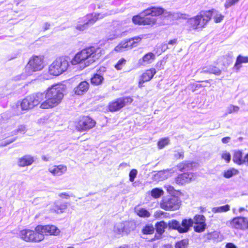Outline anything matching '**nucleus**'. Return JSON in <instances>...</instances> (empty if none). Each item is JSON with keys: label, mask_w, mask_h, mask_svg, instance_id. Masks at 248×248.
I'll list each match as a JSON object with an SVG mask.
<instances>
[{"label": "nucleus", "mask_w": 248, "mask_h": 248, "mask_svg": "<svg viewBox=\"0 0 248 248\" xmlns=\"http://www.w3.org/2000/svg\"><path fill=\"white\" fill-rule=\"evenodd\" d=\"M65 90L62 84H56L49 87L45 92L46 100L40 105L42 109H48L58 106L62 101Z\"/></svg>", "instance_id": "obj_1"}, {"label": "nucleus", "mask_w": 248, "mask_h": 248, "mask_svg": "<svg viewBox=\"0 0 248 248\" xmlns=\"http://www.w3.org/2000/svg\"><path fill=\"white\" fill-rule=\"evenodd\" d=\"M164 13V9L160 7L152 6L141 12L139 15L134 16L132 21L139 25H150L153 26L156 22L154 16H158Z\"/></svg>", "instance_id": "obj_2"}, {"label": "nucleus", "mask_w": 248, "mask_h": 248, "mask_svg": "<svg viewBox=\"0 0 248 248\" xmlns=\"http://www.w3.org/2000/svg\"><path fill=\"white\" fill-rule=\"evenodd\" d=\"M97 51L93 46L83 49L75 55L71 63L72 65L83 64V68L88 66L99 59L100 55L97 53Z\"/></svg>", "instance_id": "obj_3"}, {"label": "nucleus", "mask_w": 248, "mask_h": 248, "mask_svg": "<svg viewBox=\"0 0 248 248\" xmlns=\"http://www.w3.org/2000/svg\"><path fill=\"white\" fill-rule=\"evenodd\" d=\"M211 16L212 14L210 11H202L197 16L188 19L186 26L189 30L202 29L210 20Z\"/></svg>", "instance_id": "obj_4"}, {"label": "nucleus", "mask_w": 248, "mask_h": 248, "mask_svg": "<svg viewBox=\"0 0 248 248\" xmlns=\"http://www.w3.org/2000/svg\"><path fill=\"white\" fill-rule=\"evenodd\" d=\"M43 59V57L41 56H33L31 58L25 68V73L21 75L20 78H18L17 79H24L32 72L42 70L44 66Z\"/></svg>", "instance_id": "obj_5"}, {"label": "nucleus", "mask_w": 248, "mask_h": 248, "mask_svg": "<svg viewBox=\"0 0 248 248\" xmlns=\"http://www.w3.org/2000/svg\"><path fill=\"white\" fill-rule=\"evenodd\" d=\"M106 16V14L96 13L87 15L79 19L76 29L80 31H83L94 24L98 19H102Z\"/></svg>", "instance_id": "obj_6"}, {"label": "nucleus", "mask_w": 248, "mask_h": 248, "mask_svg": "<svg viewBox=\"0 0 248 248\" xmlns=\"http://www.w3.org/2000/svg\"><path fill=\"white\" fill-rule=\"evenodd\" d=\"M68 66V61L66 58L60 57L49 66L48 72L51 75L58 76L66 71Z\"/></svg>", "instance_id": "obj_7"}, {"label": "nucleus", "mask_w": 248, "mask_h": 248, "mask_svg": "<svg viewBox=\"0 0 248 248\" xmlns=\"http://www.w3.org/2000/svg\"><path fill=\"white\" fill-rule=\"evenodd\" d=\"M180 206V201L175 196L164 197L160 203V207L165 210H176Z\"/></svg>", "instance_id": "obj_8"}, {"label": "nucleus", "mask_w": 248, "mask_h": 248, "mask_svg": "<svg viewBox=\"0 0 248 248\" xmlns=\"http://www.w3.org/2000/svg\"><path fill=\"white\" fill-rule=\"evenodd\" d=\"M20 237L27 242H40L44 239V236L42 233H39L35 230H23L19 233Z\"/></svg>", "instance_id": "obj_9"}, {"label": "nucleus", "mask_w": 248, "mask_h": 248, "mask_svg": "<svg viewBox=\"0 0 248 248\" xmlns=\"http://www.w3.org/2000/svg\"><path fill=\"white\" fill-rule=\"evenodd\" d=\"M95 122L89 116H83L80 119L76 125V129L79 132H84L93 128Z\"/></svg>", "instance_id": "obj_10"}, {"label": "nucleus", "mask_w": 248, "mask_h": 248, "mask_svg": "<svg viewBox=\"0 0 248 248\" xmlns=\"http://www.w3.org/2000/svg\"><path fill=\"white\" fill-rule=\"evenodd\" d=\"M142 37L137 36L129 39L128 41L121 42L116 46L114 50L116 52H122L127 49L131 48L137 46V44L141 41Z\"/></svg>", "instance_id": "obj_11"}, {"label": "nucleus", "mask_w": 248, "mask_h": 248, "mask_svg": "<svg viewBox=\"0 0 248 248\" xmlns=\"http://www.w3.org/2000/svg\"><path fill=\"white\" fill-rule=\"evenodd\" d=\"M132 101L133 99L130 97L118 98L116 101L109 104V109L110 111H118L124 106L130 104Z\"/></svg>", "instance_id": "obj_12"}, {"label": "nucleus", "mask_w": 248, "mask_h": 248, "mask_svg": "<svg viewBox=\"0 0 248 248\" xmlns=\"http://www.w3.org/2000/svg\"><path fill=\"white\" fill-rule=\"evenodd\" d=\"M35 231L42 233L44 237V234L57 235L60 232L59 229L54 225H38L36 227Z\"/></svg>", "instance_id": "obj_13"}, {"label": "nucleus", "mask_w": 248, "mask_h": 248, "mask_svg": "<svg viewBox=\"0 0 248 248\" xmlns=\"http://www.w3.org/2000/svg\"><path fill=\"white\" fill-rule=\"evenodd\" d=\"M230 226L236 229L244 230L248 228V219L244 217H236L229 222Z\"/></svg>", "instance_id": "obj_14"}, {"label": "nucleus", "mask_w": 248, "mask_h": 248, "mask_svg": "<svg viewBox=\"0 0 248 248\" xmlns=\"http://www.w3.org/2000/svg\"><path fill=\"white\" fill-rule=\"evenodd\" d=\"M195 179V175L192 173H184L179 175L175 178V183L178 185H183L189 183Z\"/></svg>", "instance_id": "obj_15"}, {"label": "nucleus", "mask_w": 248, "mask_h": 248, "mask_svg": "<svg viewBox=\"0 0 248 248\" xmlns=\"http://www.w3.org/2000/svg\"><path fill=\"white\" fill-rule=\"evenodd\" d=\"M34 161V159L33 156L29 155H27L18 158L17 165L20 167H24L31 165Z\"/></svg>", "instance_id": "obj_16"}, {"label": "nucleus", "mask_w": 248, "mask_h": 248, "mask_svg": "<svg viewBox=\"0 0 248 248\" xmlns=\"http://www.w3.org/2000/svg\"><path fill=\"white\" fill-rule=\"evenodd\" d=\"M155 59V55L152 52L145 54L142 58L139 59L138 64L140 65H145L152 63Z\"/></svg>", "instance_id": "obj_17"}, {"label": "nucleus", "mask_w": 248, "mask_h": 248, "mask_svg": "<svg viewBox=\"0 0 248 248\" xmlns=\"http://www.w3.org/2000/svg\"><path fill=\"white\" fill-rule=\"evenodd\" d=\"M49 171L54 176H61L67 171L66 166L60 165L50 167Z\"/></svg>", "instance_id": "obj_18"}, {"label": "nucleus", "mask_w": 248, "mask_h": 248, "mask_svg": "<svg viewBox=\"0 0 248 248\" xmlns=\"http://www.w3.org/2000/svg\"><path fill=\"white\" fill-rule=\"evenodd\" d=\"M89 88V84L86 81L81 82L76 87L74 91L77 95H82L85 93Z\"/></svg>", "instance_id": "obj_19"}, {"label": "nucleus", "mask_w": 248, "mask_h": 248, "mask_svg": "<svg viewBox=\"0 0 248 248\" xmlns=\"http://www.w3.org/2000/svg\"><path fill=\"white\" fill-rule=\"evenodd\" d=\"M156 73V71L154 68H151L146 70V72L144 73L141 76L139 82V84H140L141 83H144L145 82L150 80L153 78Z\"/></svg>", "instance_id": "obj_20"}, {"label": "nucleus", "mask_w": 248, "mask_h": 248, "mask_svg": "<svg viewBox=\"0 0 248 248\" xmlns=\"http://www.w3.org/2000/svg\"><path fill=\"white\" fill-rule=\"evenodd\" d=\"M193 224V220L191 218L183 219L181 224V228H179L180 233H182L187 232Z\"/></svg>", "instance_id": "obj_21"}, {"label": "nucleus", "mask_w": 248, "mask_h": 248, "mask_svg": "<svg viewBox=\"0 0 248 248\" xmlns=\"http://www.w3.org/2000/svg\"><path fill=\"white\" fill-rule=\"evenodd\" d=\"M33 107L37 106L44 98V93H38L29 95Z\"/></svg>", "instance_id": "obj_22"}, {"label": "nucleus", "mask_w": 248, "mask_h": 248, "mask_svg": "<svg viewBox=\"0 0 248 248\" xmlns=\"http://www.w3.org/2000/svg\"><path fill=\"white\" fill-rule=\"evenodd\" d=\"M20 107L22 110H28L34 108L29 95L22 100Z\"/></svg>", "instance_id": "obj_23"}, {"label": "nucleus", "mask_w": 248, "mask_h": 248, "mask_svg": "<svg viewBox=\"0 0 248 248\" xmlns=\"http://www.w3.org/2000/svg\"><path fill=\"white\" fill-rule=\"evenodd\" d=\"M206 237L207 240L212 241L214 242L221 241L222 239V236L220 235V233L217 231H214L207 233Z\"/></svg>", "instance_id": "obj_24"}, {"label": "nucleus", "mask_w": 248, "mask_h": 248, "mask_svg": "<svg viewBox=\"0 0 248 248\" xmlns=\"http://www.w3.org/2000/svg\"><path fill=\"white\" fill-rule=\"evenodd\" d=\"M243 63H248V57H244L240 55L237 57L234 67L239 70L241 67V64Z\"/></svg>", "instance_id": "obj_25"}, {"label": "nucleus", "mask_w": 248, "mask_h": 248, "mask_svg": "<svg viewBox=\"0 0 248 248\" xmlns=\"http://www.w3.org/2000/svg\"><path fill=\"white\" fill-rule=\"evenodd\" d=\"M104 80L103 77L99 74H95L91 79V82L93 85H99L102 83Z\"/></svg>", "instance_id": "obj_26"}, {"label": "nucleus", "mask_w": 248, "mask_h": 248, "mask_svg": "<svg viewBox=\"0 0 248 248\" xmlns=\"http://www.w3.org/2000/svg\"><path fill=\"white\" fill-rule=\"evenodd\" d=\"M135 210L137 214L140 217H148L150 216L149 212L143 208L136 207Z\"/></svg>", "instance_id": "obj_27"}, {"label": "nucleus", "mask_w": 248, "mask_h": 248, "mask_svg": "<svg viewBox=\"0 0 248 248\" xmlns=\"http://www.w3.org/2000/svg\"><path fill=\"white\" fill-rule=\"evenodd\" d=\"M230 210V206L228 204L219 207H215L212 208V212L214 213L226 212Z\"/></svg>", "instance_id": "obj_28"}, {"label": "nucleus", "mask_w": 248, "mask_h": 248, "mask_svg": "<svg viewBox=\"0 0 248 248\" xmlns=\"http://www.w3.org/2000/svg\"><path fill=\"white\" fill-rule=\"evenodd\" d=\"M232 160L234 162L238 165L243 164V158L242 152L239 151L235 152Z\"/></svg>", "instance_id": "obj_29"}, {"label": "nucleus", "mask_w": 248, "mask_h": 248, "mask_svg": "<svg viewBox=\"0 0 248 248\" xmlns=\"http://www.w3.org/2000/svg\"><path fill=\"white\" fill-rule=\"evenodd\" d=\"M167 223L164 221L157 222L155 224L157 232L159 234L163 233L165 231V229L167 228Z\"/></svg>", "instance_id": "obj_30"}, {"label": "nucleus", "mask_w": 248, "mask_h": 248, "mask_svg": "<svg viewBox=\"0 0 248 248\" xmlns=\"http://www.w3.org/2000/svg\"><path fill=\"white\" fill-rule=\"evenodd\" d=\"M169 228L176 230L180 233L179 228H181V224L179 221L175 219H172L169 221L167 224Z\"/></svg>", "instance_id": "obj_31"}, {"label": "nucleus", "mask_w": 248, "mask_h": 248, "mask_svg": "<svg viewBox=\"0 0 248 248\" xmlns=\"http://www.w3.org/2000/svg\"><path fill=\"white\" fill-rule=\"evenodd\" d=\"M155 228L152 225H146L141 229L143 234H151L154 233Z\"/></svg>", "instance_id": "obj_32"}, {"label": "nucleus", "mask_w": 248, "mask_h": 248, "mask_svg": "<svg viewBox=\"0 0 248 248\" xmlns=\"http://www.w3.org/2000/svg\"><path fill=\"white\" fill-rule=\"evenodd\" d=\"M172 172L171 170H165L158 172L157 175L160 178L161 180H163L170 177Z\"/></svg>", "instance_id": "obj_33"}, {"label": "nucleus", "mask_w": 248, "mask_h": 248, "mask_svg": "<svg viewBox=\"0 0 248 248\" xmlns=\"http://www.w3.org/2000/svg\"><path fill=\"white\" fill-rule=\"evenodd\" d=\"M163 194L164 191L163 190L159 188H153L151 191V196L155 199L159 198L160 196L163 195Z\"/></svg>", "instance_id": "obj_34"}, {"label": "nucleus", "mask_w": 248, "mask_h": 248, "mask_svg": "<svg viewBox=\"0 0 248 248\" xmlns=\"http://www.w3.org/2000/svg\"><path fill=\"white\" fill-rule=\"evenodd\" d=\"M238 171L235 169H231L226 171H224L223 173V176L226 178H230L233 176L236 175L238 174Z\"/></svg>", "instance_id": "obj_35"}, {"label": "nucleus", "mask_w": 248, "mask_h": 248, "mask_svg": "<svg viewBox=\"0 0 248 248\" xmlns=\"http://www.w3.org/2000/svg\"><path fill=\"white\" fill-rule=\"evenodd\" d=\"M126 223L120 222L117 223L114 227V231L118 234H121L125 231V226Z\"/></svg>", "instance_id": "obj_36"}, {"label": "nucleus", "mask_w": 248, "mask_h": 248, "mask_svg": "<svg viewBox=\"0 0 248 248\" xmlns=\"http://www.w3.org/2000/svg\"><path fill=\"white\" fill-rule=\"evenodd\" d=\"M209 11L211 12L212 16H214V19L215 22L219 23L220 22L223 20L224 18V16L223 15H222L221 14H220V13H219L218 12H217L215 10H212L211 11Z\"/></svg>", "instance_id": "obj_37"}, {"label": "nucleus", "mask_w": 248, "mask_h": 248, "mask_svg": "<svg viewBox=\"0 0 248 248\" xmlns=\"http://www.w3.org/2000/svg\"><path fill=\"white\" fill-rule=\"evenodd\" d=\"M205 217L202 215H197L194 217V224H197L200 223H206Z\"/></svg>", "instance_id": "obj_38"}, {"label": "nucleus", "mask_w": 248, "mask_h": 248, "mask_svg": "<svg viewBox=\"0 0 248 248\" xmlns=\"http://www.w3.org/2000/svg\"><path fill=\"white\" fill-rule=\"evenodd\" d=\"M188 244L187 239H183L176 243L175 248H186Z\"/></svg>", "instance_id": "obj_39"}, {"label": "nucleus", "mask_w": 248, "mask_h": 248, "mask_svg": "<svg viewBox=\"0 0 248 248\" xmlns=\"http://www.w3.org/2000/svg\"><path fill=\"white\" fill-rule=\"evenodd\" d=\"M206 226V223H200L195 224V226H194V229L196 232H201L205 230Z\"/></svg>", "instance_id": "obj_40"}, {"label": "nucleus", "mask_w": 248, "mask_h": 248, "mask_svg": "<svg viewBox=\"0 0 248 248\" xmlns=\"http://www.w3.org/2000/svg\"><path fill=\"white\" fill-rule=\"evenodd\" d=\"M170 140L168 138H165L160 140L157 143L158 147L159 149L163 148L165 146L169 144Z\"/></svg>", "instance_id": "obj_41"}, {"label": "nucleus", "mask_w": 248, "mask_h": 248, "mask_svg": "<svg viewBox=\"0 0 248 248\" xmlns=\"http://www.w3.org/2000/svg\"><path fill=\"white\" fill-rule=\"evenodd\" d=\"M67 207V203L66 202H64L63 203H61L60 204H56L55 206V208L56 210L57 211V212L59 213H62L64 210L66 209Z\"/></svg>", "instance_id": "obj_42"}, {"label": "nucleus", "mask_w": 248, "mask_h": 248, "mask_svg": "<svg viewBox=\"0 0 248 248\" xmlns=\"http://www.w3.org/2000/svg\"><path fill=\"white\" fill-rule=\"evenodd\" d=\"M125 63L126 60L124 58H122L119 60L117 63L115 64V68L118 70H121Z\"/></svg>", "instance_id": "obj_43"}, {"label": "nucleus", "mask_w": 248, "mask_h": 248, "mask_svg": "<svg viewBox=\"0 0 248 248\" xmlns=\"http://www.w3.org/2000/svg\"><path fill=\"white\" fill-rule=\"evenodd\" d=\"M231 154L226 151H223L221 154V158L224 159L226 163L230 162L231 160Z\"/></svg>", "instance_id": "obj_44"}, {"label": "nucleus", "mask_w": 248, "mask_h": 248, "mask_svg": "<svg viewBox=\"0 0 248 248\" xmlns=\"http://www.w3.org/2000/svg\"><path fill=\"white\" fill-rule=\"evenodd\" d=\"M239 108L236 106L230 105L227 108V112L229 114L233 112H237Z\"/></svg>", "instance_id": "obj_45"}, {"label": "nucleus", "mask_w": 248, "mask_h": 248, "mask_svg": "<svg viewBox=\"0 0 248 248\" xmlns=\"http://www.w3.org/2000/svg\"><path fill=\"white\" fill-rule=\"evenodd\" d=\"M214 66H209L207 67H204L202 69L201 71L202 73L204 74H213Z\"/></svg>", "instance_id": "obj_46"}, {"label": "nucleus", "mask_w": 248, "mask_h": 248, "mask_svg": "<svg viewBox=\"0 0 248 248\" xmlns=\"http://www.w3.org/2000/svg\"><path fill=\"white\" fill-rule=\"evenodd\" d=\"M214 66H209L207 67H204L202 69L201 71L202 73L204 74H213Z\"/></svg>", "instance_id": "obj_47"}, {"label": "nucleus", "mask_w": 248, "mask_h": 248, "mask_svg": "<svg viewBox=\"0 0 248 248\" xmlns=\"http://www.w3.org/2000/svg\"><path fill=\"white\" fill-rule=\"evenodd\" d=\"M137 173H138V171L135 169H133L130 171L129 176V181L130 182H133L134 181L135 178H136V177L137 175Z\"/></svg>", "instance_id": "obj_48"}, {"label": "nucleus", "mask_w": 248, "mask_h": 248, "mask_svg": "<svg viewBox=\"0 0 248 248\" xmlns=\"http://www.w3.org/2000/svg\"><path fill=\"white\" fill-rule=\"evenodd\" d=\"M239 0H226L224 4V7L226 9H228L231 6L236 3Z\"/></svg>", "instance_id": "obj_49"}, {"label": "nucleus", "mask_w": 248, "mask_h": 248, "mask_svg": "<svg viewBox=\"0 0 248 248\" xmlns=\"http://www.w3.org/2000/svg\"><path fill=\"white\" fill-rule=\"evenodd\" d=\"M164 188L167 191V192L170 193V194H173L174 193L175 189L174 187L170 185H166L164 186Z\"/></svg>", "instance_id": "obj_50"}, {"label": "nucleus", "mask_w": 248, "mask_h": 248, "mask_svg": "<svg viewBox=\"0 0 248 248\" xmlns=\"http://www.w3.org/2000/svg\"><path fill=\"white\" fill-rule=\"evenodd\" d=\"M185 162H183L182 163H180L178 164L177 165V168L179 169V170L181 171H183V170H185Z\"/></svg>", "instance_id": "obj_51"}, {"label": "nucleus", "mask_w": 248, "mask_h": 248, "mask_svg": "<svg viewBox=\"0 0 248 248\" xmlns=\"http://www.w3.org/2000/svg\"><path fill=\"white\" fill-rule=\"evenodd\" d=\"M221 73V71L218 68L214 66L213 74L216 76H219Z\"/></svg>", "instance_id": "obj_52"}, {"label": "nucleus", "mask_w": 248, "mask_h": 248, "mask_svg": "<svg viewBox=\"0 0 248 248\" xmlns=\"http://www.w3.org/2000/svg\"><path fill=\"white\" fill-rule=\"evenodd\" d=\"M26 131V128L23 125H20L18 127V129H16V133H25Z\"/></svg>", "instance_id": "obj_53"}, {"label": "nucleus", "mask_w": 248, "mask_h": 248, "mask_svg": "<svg viewBox=\"0 0 248 248\" xmlns=\"http://www.w3.org/2000/svg\"><path fill=\"white\" fill-rule=\"evenodd\" d=\"M174 156L176 159H183L184 158V152H177L174 154Z\"/></svg>", "instance_id": "obj_54"}, {"label": "nucleus", "mask_w": 248, "mask_h": 248, "mask_svg": "<svg viewBox=\"0 0 248 248\" xmlns=\"http://www.w3.org/2000/svg\"><path fill=\"white\" fill-rule=\"evenodd\" d=\"M185 170H188L191 169L193 167V164L192 163L189 161H185Z\"/></svg>", "instance_id": "obj_55"}, {"label": "nucleus", "mask_w": 248, "mask_h": 248, "mask_svg": "<svg viewBox=\"0 0 248 248\" xmlns=\"http://www.w3.org/2000/svg\"><path fill=\"white\" fill-rule=\"evenodd\" d=\"M168 45L166 43H163L161 46V49L162 51H166L167 49L170 48L168 46Z\"/></svg>", "instance_id": "obj_56"}, {"label": "nucleus", "mask_w": 248, "mask_h": 248, "mask_svg": "<svg viewBox=\"0 0 248 248\" xmlns=\"http://www.w3.org/2000/svg\"><path fill=\"white\" fill-rule=\"evenodd\" d=\"M226 248H237V247L232 243H228L225 246Z\"/></svg>", "instance_id": "obj_57"}, {"label": "nucleus", "mask_w": 248, "mask_h": 248, "mask_svg": "<svg viewBox=\"0 0 248 248\" xmlns=\"http://www.w3.org/2000/svg\"><path fill=\"white\" fill-rule=\"evenodd\" d=\"M177 43V39H174L173 40H171L169 41L168 43V45L174 46V45H176Z\"/></svg>", "instance_id": "obj_58"}, {"label": "nucleus", "mask_w": 248, "mask_h": 248, "mask_svg": "<svg viewBox=\"0 0 248 248\" xmlns=\"http://www.w3.org/2000/svg\"><path fill=\"white\" fill-rule=\"evenodd\" d=\"M59 197L62 198L68 199L69 195L67 193H62L59 195Z\"/></svg>", "instance_id": "obj_59"}, {"label": "nucleus", "mask_w": 248, "mask_h": 248, "mask_svg": "<svg viewBox=\"0 0 248 248\" xmlns=\"http://www.w3.org/2000/svg\"><path fill=\"white\" fill-rule=\"evenodd\" d=\"M243 164L248 165V154L243 158Z\"/></svg>", "instance_id": "obj_60"}, {"label": "nucleus", "mask_w": 248, "mask_h": 248, "mask_svg": "<svg viewBox=\"0 0 248 248\" xmlns=\"http://www.w3.org/2000/svg\"><path fill=\"white\" fill-rule=\"evenodd\" d=\"M164 213H165L162 211H158L155 213V217H159L160 216L163 215Z\"/></svg>", "instance_id": "obj_61"}, {"label": "nucleus", "mask_w": 248, "mask_h": 248, "mask_svg": "<svg viewBox=\"0 0 248 248\" xmlns=\"http://www.w3.org/2000/svg\"><path fill=\"white\" fill-rule=\"evenodd\" d=\"M230 140V137H225V138H223L222 139L221 141L223 143H227L229 142Z\"/></svg>", "instance_id": "obj_62"}, {"label": "nucleus", "mask_w": 248, "mask_h": 248, "mask_svg": "<svg viewBox=\"0 0 248 248\" xmlns=\"http://www.w3.org/2000/svg\"><path fill=\"white\" fill-rule=\"evenodd\" d=\"M163 62V61H160L159 62H158L157 63H156V66L157 67H159V69H163V67H161V65H162V63Z\"/></svg>", "instance_id": "obj_63"}, {"label": "nucleus", "mask_w": 248, "mask_h": 248, "mask_svg": "<svg viewBox=\"0 0 248 248\" xmlns=\"http://www.w3.org/2000/svg\"><path fill=\"white\" fill-rule=\"evenodd\" d=\"M42 159L45 161H48L49 160V157H48L45 155L42 156Z\"/></svg>", "instance_id": "obj_64"}]
</instances>
